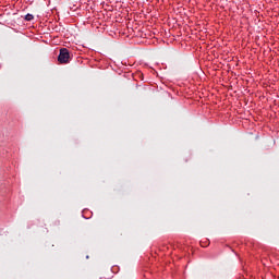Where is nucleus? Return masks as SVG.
<instances>
[{
	"mask_svg": "<svg viewBox=\"0 0 279 279\" xmlns=\"http://www.w3.org/2000/svg\"><path fill=\"white\" fill-rule=\"evenodd\" d=\"M69 60H71V54L69 53V49L61 48L58 56V62H60V64H69Z\"/></svg>",
	"mask_w": 279,
	"mask_h": 279,
	"instance_id": "f257e3e1",
	"label": "nucleus"
},
{
	"mask_svg": "<svg viewBox=\"0 0 279 279\" xmlns=\"http://www.w3.org/2000/svg\"><path fill=\"white\" fill-rule=\"evenodd\" d=\"M25 21H34V16L28 13L25 15Z\"/></svg>",
	"mask_w": 279,
	"mask_h": 279,
	"instance_id": "f03ea898",
	"label": "nucleus"
}]
</instances>
